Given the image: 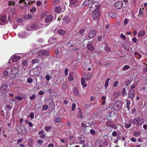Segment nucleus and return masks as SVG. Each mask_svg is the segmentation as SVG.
Returning <instances> with one entry per match:
<instances>
[{
  "label": "nucleus",
  "instance_id": "f257e3e1",
  "mask_svg": "<svg viewBox=\"0 0 147 147\" xmlns=\"http://www.w3.org/2000/svg\"><path fill=\"white\" fill-rule=\"evenodd\" d=\"M99 6L98 2L96 1L93 2L90 7V10L93 11L92 16L94 20L98 19L100 16V13L98 12Z\"/></svg>",
  "mask_w": 147,
  "mask_h": 147
},
{
  "label": "nucleus",
  "instance_id": "f03ea898",
  "mask_svg": "<svg viewBox=\"0 0 147 147\" xmlns=\"http://www.w3.org/2000/svg\"><path fill=\"white\" fill-rule=\"evenodd\" d=\"M144 122V120L141 117H136L133 120V123L136 125H141L143 124Z\"/></svg>",
  "mask_w": 147,
  "mask_h": 147
},
{
  "label": "nucleus",
  "instance_id": "7ed1b4c3",
  "mask_svg": "<svg viewBox=\"0 0 147 147\" xmlns=\"http://www.w3.org/2000/svg\"><path fill=\"white\" fill-rule=\"evenodd\" d=\"M122 103L121 101L117 100L115 101L113 106V108L114 111H117L121 109L122 107Z\"/></svg>",
  "mask_w": 147,
  "mask_h": 147
},
{
  "label": "nucleus",
  "instance_id": "20e7f679",
  "mask_svg": "<svg viewBox=\"0 0 147 147\" xmlns=\"http://www.w3.org/2000/svg\"><path fill=\"white\" fill-rule=\"evenodd\" d=\"M38 54L40 57H42L44 56H47L49 55V51L44 50L39 51Z\"/></svg>",
  "mask_w": 147,
  "mask_h": 147
},
{
  "label": "nucleus",
  "instance_id": "39448f33",
  "mask_svg": "<svg viewBox=\"0 0 147 147\" xmlns=\"http://www.w3.org/2000/svg\"><path fill=\"white\" fill-rule=\"evenodd\" d=\"M115 7L117 9H121L123 6V2L122 1H119L116 2L115 5Z\"/></svg>",
  "mask_w": 147,
  "mask_h": 147
},
{
  "label": "nucleus",
  "instance_id": "423d86ee",
  "mask_svg": "<svg viewBox=\"0 0 147 147\" xmlns=\"http://www.w3.org/2000/svg\"><path fill=\"white\" fill-rule=\"evenodd\" d=\"M19 71V69L16 67H13L11 69V71L10 72V74L12 75H15V76L18 73Z\"/></svg>",
  "mask_w": 147,
  "mask_h": 147
},
{
  "label": "nucleus",
  "instance_id": "0eeeda50",
  "mask_svg": "<svg viewBox=\"0 0 147 147\" xmlns=\"http://www.w3.org/2000/svg\"><path fill=\"white\" fill-rule=\"evenodd\" d=\"M53 19V16L51 15H49L46 17L45 20V22L47 23L50 22Z\"/></svg>",
  "mask_w": 147,
  "mask_h": 147
},
{
  "label": "nucleus",
  "instance_id": "6e6552de",
  "mask_svg": "<svg viewBox=\"0 0 147 147\" xmlns=\"http://www.w3.org/2000/svg\"><path fill=\"white\" fill-rule=\"evenodd\" d=\"M7 88V86L5 85H3L2 87H1L0 88V92L1 93L3 94H4L6 91Z\"/></svg>",
  "mask_w": 147,
  "mask_h": 147
},
{
  "label": "nucleus",
  "instance_id": "1a4fd4ad",
  "mask_svg": "<svg viewBox=\"0 0 147 147\" xmlns=\"http://www.w3.org/2000/svg\"><path fill=\"white\" fill-rule=\"evenodd\" d=\"M96 33V30H92L89 33V37L90 38H92L94 36Z\"/></svg>",
  "mask_w": 147,
  "mask_h": 147
},
{
  "label": "nucleus",
  "instance_id": "9d476101",
  "mask_svg": "<svg viewBox=\"0 0 147 147\" xmlns=\"http://www.w3.org/2000/svg\"><path fill=\"white\" fill-rule=\"evenodd\" d=\"M135 92L134 90H130L129 93V97L132 99L135 96Z\"/></svg>",
  "mask_w": 147,
  "mask_h": 147
},
{
  "label": "nucleus",
  "instance_id": "9b49d317",
  "mask_svg": "<svg viewBox=\"0 0 147 147\" xmlns=\"http://www.w3.org/2000/svg\"><path fill=\"white\" fill-rule=\"evenodd\" d=\"M20 58V57L16 55H14L13 56L12 59L13 62H16L19 60Z\"/></svg>",
  "mask_w": 147,
  "mask_h": 147
},
{
  "label": "nucleus",
  "instance_id": "f8f14e48",
  "mask_svg": "<svg viewBox=\"0 0 147 147\" xmlns=\"http://www.w3.org/2000/svg\"><path fill=\"white\" fill-rule=\"evenodd\" d=\"M145 32L143 30L140 31L138 34V36L139 37H140L145 34Z\"/></svg>",
  "mask_w": 147,
  "mask_h": 147
},
{
  "label": "nucleus",
  "instance_id": "ddd939ff",
  "mask_svg": "<svg viewBox=\"0 0 147 147\" xmlns=\"http://www.w3.org/2000/svg\"><path fill=\"white\" fill-rule=\"evenodd\" d=\"M87 46L88 49L90 51H93L94 49V47L91 44H88L87 45Z\"/></svg>",
  "mask_w": 147,
  "mask_h": 147
},
{
  "label": "nucleus",
  "instance_id": "4468645a",
  "mask_svg": "<svg viewBox=\"0 0 147 147\" xmlns=\"http://www.w3.org/2000/svg\"><path fill=\"white\" fill-rule=\"evenodd\" d=\"M93 0H85L83 3L84 5L87 6L91 4Z\"/></svg>",
  "mask_w": 147,
  "mask_h": 147
},
{
  "label": "nucleus",
  "instance_id": "2eb2a0df",
  "mask_svg": "<svg viewBox=\"0 0 147 147\" xmlns=\"http://www.w3.org/2000/svg\"><path fill=\"white\" fill-rule=\"evenodd\" d=\"M85 82L84 79L82 78H81V85L84 88H85L87 86V84L85 83Z\"/></svg>",
  "mask_w": 147,
  "mask_h": 147
},
{
  "label": "nucleus",
  "instance_id": "dca6fc26",
  "mask_svg": "<svg viewBox=\"0 0 147 147\" xmlns=\"http://www.w3.org/2000/svg\"><path fill=\"white\" fill-rule=\"evenodd\" d=\"M31 27L32 28V29H33L34 30H35L36 29L39 28V26L36 24L32 25H31Z\"/></svg>",
  "mask_w": 147,
  "mask_h": 147
},
{
  "label": "nucleus",
  "instance_id": "f3484780",
  "mask_svg": "<svg viewBox=\"0 0 147 147\" xmlns=\"http://www.w3.org/2000/svg\"><path fill=\"white\" fill-rule=\"evenodd\" d=\"M73 94L76 96H78L79 94L78 89L76 88H75L73 89Z\"/></svg>",
  "mask_w": 147,
  "mask_h": 147
},
{
  "label": "nucleus",
  "instance_id": "a211bd4d",
  "mask_svg": "<svg viewBox=\"0 0 147 147\" xmlns=\"http://www.w3.org/2000/svg\"><path fill=\"white\" fill-rule=\"evenodd\" d=\"M33 140L31 138H30L28 140V145L30 147L33 146Z\"/></svg>",
  "mask_w": 147,
  "mask_h": 147
},
{
  "label": "nucleus",
  "instance_id": "6ab92c4d",
  "mask_svg": "<svg viewBox=\"0 0 147 147\" xmlns=\"http://www.w3.org/2000/svg\"><path fill=\"white\" fill-rule=\"evenodd\" d=\"M91 76V75L90 74L88 75H86L85 74H84V77L86 80H89L90 79Z\"/></svg>",
  "mask_w": 147,
  "mask_h": 147
},
{
  "label": "nucleus",
  "instance_id": "aec40b11",
  "mask_svg": "<svg viewBox=\"0 0 147 147\" xmlns=\"http://www.w3.org/2000/svg\"><path fill=\"white\" fill-rule=\"evenodd\" d=\"M141 134V132L140 131H134L133 132V135L136 137L138 136Z\"/></svg>",
  "mask_w": 147,
  "mask_h": 147
},
{
  "label": "nucleus",
  "instance_id": "412c9836",
  "mask_svg": "<svg viewBox=\"0 0 147 147\" xmlns=\"http://www.w3.org/2000/svg\"><path fill=\"white\" fill-rule=\"evenodd\" d=\"M61 10V8L60 6L57 7L55 9V11L57 13L59 12Z\"/></svg>",
  "mask_w": 147,
  "mask_h": 147
},
{
  "label": "nucleus",
  "instance_id": "4be33fe9",
  "mask_svg": "<svg viewBox=\"0 0 147 147\" xmlns=\"http://www.w3.org/2000/svg\"><path fill=\"white\" fill-rule=\"evenodd\" d=\"M58 32L61 35H63L65 33V32L64 30L62 29H60L58 30Z\"/></svg>",
  "mask_w": 147,
  "mask_h": 147
},
{
  "label": "nucleus",
  "instance_id": "5701e85b",
  "mask_svg": "<svg viewBox=\"0 0 147 147\" xmlns=\"http://www.w3.org/2000/svg\"><path fill=\"white\" fill-rule=\"evenodd\" d=\"M109 17L111 18H114L116 16V14L113 12H110L109 14Z\"/></svg>",
  "mask_w": 147,
  "mask_h": 147
},
{
  "label": "nucleus",
  "instance_id": "b1692460",
  "mask_svg": "<svg viewBox=\"0 0 147 147\" xmlns=\"http://www.w3.org/2000/svg\"><path fill=\"white\" fill-rule=\"evenodd\" d=\"M126 107L127 108L128 110H129V106L130 104V101L128 99H126Z\"/></svg>",
  "mask_w": 147,
  "mask_h": 147
},
{
  "label": "nucleus",
  "instance_id": "393cba45",
  "mask_svg": "<svg viewBox=\"0 0 147 147\" xmlns=\"http://www.w3.org/2000/svg\"><path fill=\"white\" fill-rule=\"evenodd\" d=\"M78 1V0H70V5L71 6V5H74L76 4Z\"/></svg>",
  "mask_w": 147,
  "mask_h": 147
},
{
  "label": "nucleus",
  "instance_id": "a878e982",
  "mask_svg": "<svg viewBox=\"0 0 147 147\" xmlns=\"http://www.w3.org/2000/svg\"><path fill=\"white\" fill-rule=\"evenodd\" d=\"M1 20L3 22H6L7 21V16H2L1 18Z\"/></svg>",
  "mask_w": 147,
  "mask_h": 147
},
{
  "label": "nucleus",
  "instance_id": "bb28decb",
  "mask_svg": "<svg viewBox=\"0 0 147 147\" xmlns=\"http://www.w3.org/2000/svg\"><path fill=\"white\" fill-rule=\"evenodd\" d=\"M131 125V123L129 121L128 122L126 123L125 124V127L127 128L129 127Z\"/></svg>",
  "mask_w": 147,
  "mask_h": 147
},
{
  "label": "nucleus",
  "instance_id": "cd10ccee",
  "mask_svg": "<svg viewBox=\"0 0 147 147\" xmlns=\"http://www.w3.org/2000/svg\"><path fill=\"white\" fill-rule=\"evenodd\" d=\"M130 68V67L129 65H126L123 67L122 69L123 71H125L126 70L129 69Z\"/></svg>",
  "mask_w": 147,
  "mask_h": 147
},
{
  "label": "nucleus",
  "instance_id": "c85d7f7f",
  "mask_svg": "<svg viewBox=\"0 0 147 147\" xmlns=\"http://www.w3.org/2000/svg\"><path fill=\"white\" fill-rule=\"evenodd\" d=\"M110 78H108L105 81V88H107L109 84V82L110 80Z\"/></svg>",
  "mask_w": 147,
  "mask_h": 147
},
{
  "label": "nucleus",
  "instance_id": "c756f323",
  "mask_svg": "<svg viewBox=\"0 0 147 147\" xmlns=\"http://www.w3.org/2000/svg\"><path fill=\"white\" fill-rule=\"evenodd\" d=\"M96 147H103V144L101 143H96L95 144Z\"/></svg>",
  "mask_w": 147,
  "mask_h": 147
},
{
  "label": "nucleus",
  "instance_id": "7c9ffc66",
  "mask_svg": "<svg viewBox=\"0 0 147 147\" xmlns=\"http://www.w3.org/2000/svg\"><path fill=\"white\" fill-rule=\"evenodd\" d=\"M32 17V15L31 14H28L25 16V18L26 19H31Z\"/></svg>",
  "mask_w": 147,
  "mask_h": 147
},
{
  "label": "nucleus",
  "instance_id": "2f4dec72",
  "mask_svg": "<svg viewBox=\"0 0 147 147\" xmlns=\"http://www.w3.org/2000/svg\"><path fill=\"white\" fill-rule=\"evenodd\" d=\"M39 62V60L37 59H33L32 61V63L33 64H34L36 63H38Z\"/></svg>",
  "mask_w": 147,
  "mask_h": 147
},
{
  "label": "nucleus",
  "instance_id": "473e14b6",
  "mask_svg": "<svg viewBox=\"0 0 147 147\" xmlns=\"http://www.w3.org/2000/svg\"><path fill=\"white\" fill-rule=\"evenodd\" d=\"M126 90L125 88H123L122 90V94L123 96H125L126 95Z\"/></svg>",
  "mask_w": 147,
  "mask_h": 147
},
{
  "label": "nucleus",
  "instance_id": "72a5a7b5",
  "mask_svg": "<svg viewBox=\"0 0 147 147\" xmlns=\"http://www.w3.org/2000/svg\"><path fill=\"white\" fill-rule=\"evenodd\" d=\"M61 118L60 117H57L55 120V121L57 123H60L61 122Z\"/></svg>",
  "mask_w": 147,
  "mask_h": 147
},
{
  "label": "nucleus",
  "instance_id": "f704fd0d",
  "mask_svg": "<svg viewBox=\"0 0 147 147\" xmlns=\"http://www.w3.org/2000/svg\"><path fill=\"white\" fill-rule=\"evenodd\" d=\"M52 127L51 126H45V129L46 131H48L49 130H51L52 129Z\"/></svg>",
  "mask_w": 147,
  "mask_h": 147
},
{
  "label": "nucleus",
  "instance_id": "c9c22d12",
  "mask_svg": "<svg viewBox=\"0 0 147 147\" xmlns=\"http://www.w3.org/2000/svg\"><path fill=\"white\" fill-rule=\"evenodd\" d=\"M36 11V8L34 7H33L30 10V11L32 13H33L35 12Z\"/></svg>",
  "mask_w": 147,
  "mask_h": 147
},
{
  "label": "nucleus",
  "instance_id": "e433bc0d",
  "mask_svg": "<svg viewBox=\"0 0 147 147\" xmlns=\"http://www.w3.org/2000/svg\"><path fill=\"white\" fill-rule=\"evenodd\" d=\"M106 124L107 126H110L111 127L112 125V123L109 121H107L106 122Z\"/></svg>",
  "mask_w": 147,
  "mask_h": 147
},
{
  "label": "nucleus",
  "instance_id": "4c0bfd02",
  "mask_svg": "<svg viewBox=\"0 0 147 147\" xmlns=\"http://www.w3.org/2000/svg\"><path fill=\"white\" fill-rule=\"evenodd\" d=\"M68 80L69 81H71L73 80V76L72 75H69Z\"/></svg>",
  "mask_w": 147,
  "mask_h": 147
},
{
  "label": "nucleus",
  "instance_id": "58836bf2",
  "mask_svg": "<svg viewBox=\"0 0 147 147\" xmlns=\"http://www.w3.org/2000/svg\"><path fill=\"white\" fill-rule=\"evenodd\" d=\"M119 84V82L117 81H115L113 84V87H116Z\"/></svg>",
  "mask_w": 147,
  "mask_h": 147
},
{
  "label": "nucleus",
  "instance_id": "ea45409f",
  "mask_svg": "<svg viewBox=\"0 0 147 147\" xmlns=\"http://www.w3.org/2000/svg\"><path fill=\"white\" fill-rule=\"evenodd\" d=\"M76 107V105L75 103H73L72 104V107H71V110L72 111H74V110L75 109Z\"/></svg>",
  "mask_w": 147,
  "mask_h": 147
},
{
  "label": "nucleus",
  "instance_id": "a19ab883",
  "mask_svg": "<svg viewBox=\"0 0 147 147\" xmlns=\"http://www.w3.org/2000/svg\"><path fill=\"white\" fill-rule=\"evenodd\" d=\"M134 55H138V56L139 57V59L140 58L142 57L141 54L137 52H135L134 53Z\"/></svg>",
  "mask_w": 147,
  "mask_h": 147
},
{
  "label": "nucleus",
  "instance_id": "79ce46f5",
  "mask_svg": "<svg viewBox=\"0 0 147 147\" xmlns=\"http://www.w3.org/2000/svg\"><path fill=\"white\" fill-rule=\"evenodd\" d=\"M15 98L17 100H21L23 98L20 96H15Z\"/></svg>",
  "mask_w": 147,
  "mask_h": 147
},
{
  "label": "nucleus",
  "instance_id": "37998d69",
  "mask_svg": "<svg viewBox=\"0 0 147 147\" xmlns=\"http://www.w3.org/2000/svg\"><path fill=\"white\" fill-rule=\"evenodd\" d=\"M27 82L28 83H31L32 82V80L30 78H28L27 79Z\"/></svg>",
  "mask_w": 147,
  "mask_h": 147
},
{
  "label": "nucleus",
  "instance_id": "c03bdc74",
  "mask_svg": "<svg viewBox=\"0 0 147 147\" xmlns=\"http://www.w3.org/2000/svg\"><path fill=\"white\" fill-rule=\"evenodd\" d=\"M129 21L127 19L125 18V19L124 21V25H125Z\"/></svg>",
  "mask_w": 147,
  "mask_h": 147
},
{
  "label": "nucleus",
  "instance_id": "a18cd8bd",
  "mask_svg": "<svg viewBox=\"0 0 147 147\" xmlns=\"http://www.w3.org/2000/svg\"><path fill=\"white\" fill-rule=\"evenodd\" d=\"M29 117L31 118H34V114L33 113H30Z\"/></svg>",
  "mask_w": 147,
  "mask_h": 147
},
{
  "label": "nucleus",
  "instance_id": "49530a36",
  "mask_svg": "<svg viewBox=\"0 0 147 147\" xmlns=\"http://www.w3.org/2000/svg\"><path fill=\"white\" fill-rule=\"evenodd\" d=\"M12 108V107L10 105H7L6 106L5 109H6L7 110H9L10 109Z\"/></svg>",
  "mask_w": 147,
  "mask_h": 147
},
{
  "label": "nucleus",
  "instance_id": "de8ad7c7",
  "mask_svg": "<svg viewBox=\"0 0 147 147\" xmlns=\"http://www.w3.org/2000/svg\"><path fill=\"white\" fill-rule=\"evenodd\" d=\"M146 66L142 70L143 73H145L147 71V65H145Z\"/></svg>",
  "mask_w": 147,
  "mask_h": 147
},
{
  "label": "nucleus",
  "instance_id": "09e8293b",
  "mask_svg": "<svg viewBox=\"0 0 147 147\" xmlns=\"http://www.w3.org/2000/svg\"><path fill=\"white\" fill-rule=\"evenodd\" d=\"M68 71L69 69H66L65 70V76H67V75Z\"/></svg>",
  "mask_w": 147,
  "mask_h": 147
},
{
  "label": "nucleus",
  "instance_id": "8fccbe9b",
  "mask_svg": "<svg viewBox=\"0 0 147 147\" xmlns=\"http://www.w3.org/2000/svg\"><path fill=\"white\" fill-rule=\"evenodd\" d=\"M18 35L19 37L22 38L24 37L23 35V33H19L18 34Z\"/></svg>",
  "mask_w": 147,
  "mask_h": 147
},
{
  "label": "nucleus",
  "instance_id": "3c124183",
  "mask_svg": "<svg viewBox=\"0 0 147 147\" xmlns=\"http://www.w3.org/2000/svg\"><path fill=\"white\" fill-rule=\"evenodd\" d=\"M84 32L85 31L84 30L82 29L79 31V33L80 34L82 35H83L84 34Z\"/></svg>",
  "mask_w": 147,
  "mask_h": 147
},
{
  "label": "nucleus",
  "instance_id": "603ef678",
  "mask_svg": "<svg viewBox=\"0 0 147 147\" xmlns=\"http://www.w3.org/2000/svg\"><path fill=\"white\" fill-rule=\"evenodd\" d=\"M90 133L92 135H94L95 134V131L93 129H91L90 131Z\"/></svg>",
  "mask_w": 147,
  "mask_h": 147
},
{
  "label": "nucleus",
  "instance_id": "864d4df0",
  "mask_svg": "<svg viewBox=\"0 0 147 147\" xmlns=\"http://www.w3.org/2000/svg\"><path fill=\"white\" fill-rule=\"evenodd\" d=\"M35 95H33L30 97V99L31 100H33L35 99Z\"/></svg>",
  "mask_w": 147,
  "mask_h": 147
},
{
  "label": "nucleus",
  "instance_id": "5fc2aeb1",
  "mask_svg": "<svg viewBox=\"0 0 147 147\" xmlns=\"http://www.w3.org/2000/svg\"><path fill=\"white\" fill-rule=\"evenodd\" d=\"M43 141L41 140H38L37 141V142L38 144L40 145H41L43 143Z\"/></svg>",
  "mask_w": 147,
  "mask_h": 147
},
{
  "label": "nucleus",
  "instance_id": "6e6d98bb",
  "mask_svg": "<svg viewBox=\"0 0 147 147\" xmlns=\"http://www.w3.org/2000/svg\"><path fill=\"white\" fill-rule=\"evenodd\" d=\"M48 106L47 105H44L42 107V109L43 110H46L48 108Z\"/></svg>",
  "mask_w": 147,
  "mask_h": 147
},
{
  "label": "nucleus",
  "instance_id": "4d7b16f0",
  "mask_svg": "<svg viewBox=\"0 0 147 147\" xmlns=\"http://www.w3.org/2000/svg\"><path fill=\"white\" fill-rule=\"evenodd\" d=\"M144 13L142 11V10L140 8L139 11V14L141 16H142L143 15Z\"/></svg>",
  "mask_w": 147,
  "mask_h": 147
},
{
  "label": "nucleus",
  "instance_id": "13d9d810",
  "mask_svg": "<svg viewBox=\"0 0 147 147\" xmlns=\"http://www.w3.org/2000/svg\"><path fill=\"white\" fill-rule=\"evenodd\" d=\"M46 79L48 81H49L51 79V77L49 75H47L45 77Z\"/></svg>",
  "mask_w": 147,
  "mask_h": 147
},
{
  "label": "nucleus",
  "instance_id": "bf43d9fd",
  "mask_svg": "<svg viewBox=\"0 0 147 147\" xmlns=\"http://www.w3.org/2000/svg\"><path fill=\"white\" fill-rule=\"evenodd\" d=\"M120 37L122 39L125 40L126 39V36L122 34H120Z\"/></svg>",
  "mask_w": 147,
  "mask_h": 147
},
{
  "label": "nucleus",
  "instance_id": "052dcab7",
  "mask_svg": "<svg viewBox=\"0 0 147 147\" xmlns=\"http://www.w3.org/2000/svg\"><path fill=\"white\" fill-rule=\"evenodd\" d=\"M130 140L131 141L134 142H135L136 141V139L135 138H134V137H131L130 139Z\"/></svg>",
  "mask_w": 147,
  "mask_h": 147
},
{
  "label": "nucleus",
  "instance_id": "680f3d73",
  "mask_svg": "<svg viewBox=\"0 0 147 147\" xmlns=\"http://www.w3.org/2000/svg\"><path fill=\"white\" fill-rule=\"evenodd\" d=\"M59 0H53V4L56 5L57 3Z\"/></svg>",
  "mask_w": 147,
  "mask_h": 147
},
{
  "label": "nucleus",
  "instance_id": "e2e57ef3",
  "mask_svg": "<svg viewBox=\"0 0 147 147\" xmlns=\"http://www.w3.org/2000/svg\"><path fill=\"white\" fill-rule=\"evenodd\" d=\"M8 73L7 71H4L3 72V75L4 76H6L7 75Z\"/></svg>",
  "mask_w": 147,
  "mask_h": 147
},
{
  "label": "nucleus",
  "instance_id": "0e129e2a",
  "mask_svg": "<svg viewBox=\"0 0 147 147\" xmlns=\"http://www.w3.org/2000/svg\"><path fill=\"white\" fill-rule=\"evenodd\" d=\"M132 40L135 43L137 41V39L136 38L134 37L132 38Z\"/></svg>",
  "mask_w": 147,
  "mask_h": 147
},
{
  "label": "nucleus",
  "instance_id": "69168bd1",
  "mask_svg": "<svg viewBox=\"0 0 147 147\" xmlns=\"http://www.w3.org/2000/svg\"><path fill=\"white\" fill-rule=\"evenodd\" d=\"M112 135L114 136H115L117 135V133L116 131H114L112 133Z\"/></svg>",
  "mask_w": 147,
  "mask_h": 147
},
{
  "label": "nucleus",
  "instance_id": "338daca9",
  "mask_svg": "<svg viewBox=\"0 0 147 147\" xmlns=\"http://www.w3.org/2000/svg\"><path fill=\"white\" fill-rule=\"evenodd\" d=\"M81 125L82 127H87L86 125V124L84 123H81Z\"/></svg>",
  "mask_w": 147,
  "mask_h": 147
},
{
  "label": "nucleus",
  "instance_id": "774afa93",
  "mask_svg": "<svg viewBox=\"0 0 147 147\" xmlns=\"http://www.w3.org/2000/svg\"><path fill=\"white\" fill-rule=\"evenodd\" d=\"M54 146L52 143H50L48 144V147H54Z\"/></svg>",
  "mask_w": 147,
  "mask_h": 147
}]
</instances>
